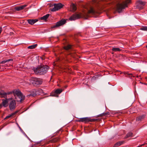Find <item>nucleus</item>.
<instances>
[{
	"mask_svg": "<svg viewBox=\"0 0 147 147\" xmlns=\"http://www.w3.org/2000/svg\"><path fill=\"white\" fill-rule=\"evenodd\" d=\"M98 13V12L95 10L93 8L91 7L89 10H84L82 13L73 15L70 18L69 20L71 21L74 20L81 17L86 19L89 16V14L95 15Z\"/></svg>",
	"mask_w": 147,
	"mask_h": 147,
	"instance_id": "nucleus-1",
	"label": "nucleus"
},
{
	"mask_svg": "<svg viewBox=\"0 0 147 147\" xmlns=\"http://www.w3.org/2000/svg\"><path fill=\"white\" fill-rule=\"evenodd\" d=\"M131 3V0H121L117 5V11L120 13L125 8L127 7L128 4Z\"/></svg>",
	"mask_w": 147,
	"mask_h": 147,
	"instance_id": "nucleus-2",
	"label": "nucleus"
},
{
	"mask_svg": "<svg viewBox=\"0 0 147 147\" xmlns=\"http://www.w3.org/2000/svg\"><path fill=\"white\" fill-rule=\"evenodd\" d=\"M49 68V67L45 65L37 68H34L33 69L36 73H40V74H43L47 72Z\"/></svg>",
	"mask_w": 147,
	"mask_h": 147,
	"instance_id": "nucleus-3",
	"label": "nucleus"
},
{
	"mask_svg": "<svg viewBox=\"0 0 147 147\" xmlns=\"http://www.w3.org/2000/svg\"><path fill=\"white\" fill-rule=\"evenodd\" d=\"M15 99L17 101H21L24 100V97L21 92L18 90H15L13 91Z\"/></svg>",
	"mask_w": 147,
	"mask_h": 147,
	"instance_id": "nucleus-4",
	"label": "nucleus"
},
{
	"mask_svg": "<svg viewBox=\"0 0 147 147\" xmlns=\"http://www.w3.org/2000/svg\"><path fill=\"white\" fill-rule=\"evenodd\" d=\"M42 83V81L41 79L36 78H31L30 79V84L37 86L41 84Z\"/></svg>",
	"mask_w": 147,
	"mask_h": 147,
	"instance_id": "nucleus-5",
	"label": "nucleus"
},
{
	"mask_svg": "<svg viewBox=\"0 0 147 147\" xmlns=\"http://www.w3.org/2000/svg\"><path fill=\"white\" fill-rule=\"evenodd\" d=\"M9 102V107L10 110H13L15 109L16 105L15 100L12 98L8 99Z\"/></svg>",
	"mask_w": 147,
	"mask_h": 147,
	"instance_id": "nucleus-6",
	"label": "nucleus"
},
{
	"mask_svg": "<svg viewBox=\"0 0 147 147\" xmlns=\"http://www.w3.org/2000/svg\"><path fill=\"white\" fill-rule=\"evenodd\" d=\"M54 7L53 8L50 9V10L51 11H58L62 8L63 6V5L61 3H59L58 4H54Z\"/></svg>",
	"mask_w": 147,
	"mask_h": 147,
	"instance_id": "nucleus-7",
	"label": "nucleus"
},
{
	"mask_svg": "<svg viewBox=\"0 0 147 147\" xmlns=\"http://www.w3.org/2000/svg\"><path fill=\"white\" fill-rule=\"evenodd\" d=\"M145 4V2L142 1H139L136 2V6L137 9L139 10H141L144 8Z\"/></svg>",
	"mask_w": 147,
	"mask_h": 147,
	"instance_id": "nucleus-8",
	"label": "nucleus"
},
{
	"mask_svg": "<svg viewBox=\"0 0 147 147\" xmlns=\"http://www.w3.org/2000/svg\"><path fill=\"white\" fill-rule=\"evenodd\" d=\"M95 119H91L90 118L88 117L80 118L77 121L78 122H82L85 123H86L89 122H92L95 121Z\"/></svg>",
	"mask_w": 147,
	"mask_h": 147,
	"instance_id": "nucleus-9",
	"label": "nucleus"
},
{
	"mask_svg": "<svg viewBox=\"0 0 147 147\" xmlns=\"http://www.w3.org/2000/svg\"><path fill=\"white\" fill-rule=\"evenodd\" d=\"M66 22V20L64 19H62L60 21L57 22L55 25L51 26L52 28L58 27L63 25Z\"/></svg>",
	"mask_w": 147,
	"mask_h": 147,
	"instance_id": "nucleus-10",
	"label": "nucleus"
},
{
	"mask_svg": "<svg viewBox=\"0 0 147 147\" xmlns=\"http://www.w3.org/2000/svg\"><path fill=\"white\" fill-rule=\"evenodd\" d=\"M62 91L63 90L62 89H57L55 91L54 93V94L53 93L51 94V95L52 96H56L57 94H60L62 92Z\"/></svg>",
	"mask_w": 147,
	"mask_h": 147,
	"instance_id": "nucleus-11",
	"label": "nucleus"
},
{
	"mask_svg": "<svg viewBox=\"0 0 147 147\" xmlns=\"http://www.w3.org/2000/svg\"><path fill=\"white\" fill-rule=\"evenodd\" d=\"M8 99H5L2 100V103L3 106L5 107L8 106Z\"/></svg>",
	"mask_w": 147,
	"mask_h": 147,
	"instance_id": "nucleus-12",
	"label": "nucleus"
},
{
	"mask_svg": "<svg viewBox=\"0 0 147 147\" xmlns=\"http://www.w3.org/2000/svg\"><path fill=\"white\" fill-rule=\"evenodd\" d=\"M29 24L32 25L38 21L37 19H29L27 20Z\"/></svg>",
	"mask_w": 147,
	"mask_h": 147,
	"instance_id": "nucleus-13",
	"label": "nucleus"
},
{
	"mask_svg": "<svg viewBox=\"0 0 147 147\" xmlns=\"http://www.w3.org/2000/svg\"><path fill=\"white\" fill-rule=\"evenodd\" d=\"M26 6V5H25L19 7H15V9L18 11H20L24 9Z\"/></svg>",
	"mask_w": 147,
	"mask_h": 147,
	"instance_id": "nucleus-14",
	"label": "nucleus"
},
{
	"mask_svg": "<svg viewBox=\"0 0 147 147\" xmlns=\"http://www.w3.org/2000/svg\"><path fill=\"white\" fill-rule=\"evenodd\" d=\"M71 11H75L76 9V7L75 4H71L70 5Z\"/></svg>",
	"mask_w": 147,
	"mask_h": 147,
	"instance_id": "nucleus-15",
	"label": "nucleus"
},
{
	"mask_svg": "<svg viewBox=\"0 0 147 147\" xmlns=\"http://www.w3.org/2000/svg\"><path fill=\"white\" fill-rule=\"evenodd\" d=\"M6 93L3 91H1L0 92V97L1 98H5L6 96Z\"/></svg>",
	"mask_w": 147,
	"mask_h": 147,
	"instance_id": "nucleus-16",
	"label": "nucleus"
},
{
	"mask_svg": "<svg viewBox=\"0 0 147 147\" xmlns=\"http://www.w3.org/2000/svg\"><path fill=\"white\" fill-rule=\"evenodd\" d=\"M145 115H142L137 117L136 118V120L138 121H141L145 117Z\"/></svg>",
	"mask_w": 147,
	"mask_h": 147,
	"instance_id": "nucleus-17",
	"label": "nucleus"
},
{
	"mask_svg": "<svg viewBox=\"0 0 147 147\" xmlns=\"http://www.w3.org/2000/svg\"><path fill=\"white\" fill-rule=\"evenodd\" d=\"M49 16V14H47L46 15L44 16H43L41 18V20H45L48 18Z\"/></svg>",
	"mask_w": 147,
	"mask_h": 147,
	"instance_id": "nucleus-18",
	"label": "nucleus"
},
{
	"mask_svg": "<svg viewBox=\"0 0 147 147\" xmlns=\"http://www.w3.org/2000/svg\"><path fill=\"white\" fill-rule=\"evenodd\" d=\"M112 50L114 52L120 51H121V49L119 48H113L112 49Z\"/></svg>",
	"mask_w": 147,
	"mask_h": 147,
	"instance_id": "nucleus-19",
	"label": "nucleus"
},
{
	"mask_svg": "<svg viewBox=\"0 0 147 147\" xmlns=\"http://www.w3.org/2000/svg\"><path fill=\"white\" fill-rule=\"evenodd\" d=\"M37 44H35L33 45H32L30 46H28V48L29 49H32L36 48L37 46Z\"/></svg>",
	"mask_w": 147,
	"mask_h": 147,
	"instance_id": "nucleus-20",
	"label": "nucleus"
},
{
	"mask_svg": "<svg viewBox=\"0 0 147 147\" xmlns=\"http://www.w3.org/2000/svg\"><path fill=\"white\" fill-rule=\"evenodd\" d=\"M71 46L70 45H68L65 46L64 47V49L66 50H68L71 48Z\"/></svg>",
	"mask_w": 147,
	"mask_h": 147,
	"instance_id": "nucleus-21",
	"label": "nucleus"
},
{
	"mask_svg": "<svg viewBox=\"0 0 147 147\" xmlns=\"http://www.w3.org/2000/svg\"><path fill=\"white\" fill-rule=\"evenodd\" d=\"M17 113V112H16L14 113H12L11 114V115H7L6 117L5 118V119H7V118H8L10 117H11L12 116L14 115L15 114H16Z\"/></svg>",
	"mask_w": 147,
	"mask_h": 147,
	"instance_id": "nucleus-22",
	"label": "nucleus"
},
{
	"mask_svg": "<svg viewBox=\"0 0 147 147\" xmlns=\"http://www.w3.org/2000/svg\"><path fill=\"white\" fill-rule=\"evenodd\" d=\"M12 61V59H9L8 60H3V61H2L1 62V64H3L4 63L6 62H9L10 61Z\"/></svg>",
	"mask_w": 147,
	"mask_h": 147,
	"instance_id": "nucleus-23",
	"label": "nucleus"
},
{
	"mask_svg": "<svg viewBox=\"0 0 147 147\" xmlns=\"http://www.w3.org/2000/svg\"><path fill=\"white\" fill-rule=\"evenodd\" d=\"M132 134V133L131 132H129V133H128L127 134L126 137H125V138H127L131 136Z\"/></svg>",
	"mask_w": 147,
	"mask_h": 147,
	"instance_id": "nucleus-24",
	"label": "nucleus"
},
{
	"mask_svg": "<svg viewBox=\"0 0 147 147\" xmlns=\"http://www.w3.org/2000/svg\"><path fill=\"white\" fill-rule=\"evenodd\" d=\"M140 29L141 30H143L147 31V26L143 27L141 28Z\"/></svg>",
	"mask_w": 147,
	"mask_h": 147,
	"instance_id": "nucleus-25",
	"label": "nucleus"
},
{
	"mask_svg": "<svg viewBox=\"0 0 147 147\" xmlns=\"http://www.w3.org/2000/svg\"><path fill=\"white\" fill-rule=\"evenodd\" d=\"M35 91L33 93H31L29 95V96H34L35 95H36V93L35 92Z\"/></svg>",
	"mask_w": 147,
	"mask_h": 147,
	"instance_id": "nucleus-26",
	"label": "nucleus"
},
{
	"mask_svg": "<svg viewBox=\"0 0 147 147\" xmlns=\"http://www.w3.org/2000/svg\"><path fill=\"white\" fill-rule=\"evenodd\" d=\"M103 115H104L105 116V115H109V113H103Z\"/></svg>",
	"mask_w": 147,
	"mask_h": 147,
	"instance_id": "nucleus-27",
	"label": "nucleus"
},
{
	"mask_svg": "<svg viewBox=\"0 0 147 147\" xmlns=\"http://www.w3.org/2000/svg\"><path fill=\"white\" fill-rule=\"evenodd\" d=\"M126 74H127L128 75H132L131 74H129L128 72H125Z\"/></svg>",
	"mask_w": 147,
	"mask_h": 147,
	"instance_id": "nucleus-28",
	"label": "nucleus"
},
{
	"mask_svg": "<svg viewBox=\"0 0 147 147\" xmlns=\"http://www.w3.org/2000/svg\"><path fill=\"white\" fill-rule=\"evenodd\" d=\"M111 0H104V1L105 2H108L109 1H110Z\"/></svg>",
	"mask_w": 147,
	"mask_h": 147,
	"instance_id": "nucleus-29",
	"label": "nucleus"
},
{
	"mask_svg": "<svg viewBox=\"0 0 147 147\" xmlns=\"http://www.w3.org/2000/svg\"><path fill=\"white\" fill-rule=\"evenodd\" d=\"M3 105L2 104H0V109H1Z\"/></svg>",
	"mask_w": 147,
	"mask_h": 147,
	"instance_id": "nucleus-30",
	"label": "nucleus"
},
{
	"mask_svg": "<svg viewBox=\"0 0 147 147\" xmlns=\"http://www.w3.org/2000/svg\"><path fill=\"white\" fill-rule=\"evenodd\" d=\"M144 145V144H142L140 146H137V147H141L142 146H143Z\"/></svg>",
	"mask_w": 147,
	"mask_h": 147,
	"instance_id": "nucleus-31",
	"label": "nucleus"
},
{
	"mask_svg": "<svg viewBox=\"0 0 147 147\" xmlns=\"http://www.w3.org/2000/svg\"><path fill=\"white\" fill-rule=\"evenodd\" d=\"M146 47L147 48V45L146 46Z\"/></svg>",
	"mask_w": 147,
	"mask_h": 147,
	"instance_id": "nucleus-32",
	"label": "nucleus"
}]
</instances>
